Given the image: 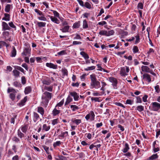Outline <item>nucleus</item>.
<instances>
[{
	"label": "nucleus",
	"mask_w": 160,
	"mask_h": 160,
	"mask_svg": "<svg viewBox=\"0 0 160 160\" xmlns=\"http://www.w3.org/2000/svg\"><path fill=\"white\" fill-rule=\"evenodd\" d=\"M61 143V142L60 141H58L55 142H54L53 144V146L54 147H55L57 146H59Z\"/></svg>",
	"instance_id": "09e8293b"
},
{
	"label": "nucleus",
	"mask_w": 160,
	"mask_h": 160,
	"mask_svg": "<svg viewBox=\"0 0 160 160\" xmlns=\"http://www.w3.org/2000/svg\"><path fill=\"white\" fill-rule=\"evenodd\" d=\"M68 135V132L67 131H65L64 132H62L60 135L62 137H65L67 136Z\"/></svg>",
	"instance_id": "603ef678"
},
{
	"label": "nucleus",
	"mask_w": 160,
	"mask_h": 160,
	"mask_svg": "<svg viewBox=\"0 0 160 160\" xmlns=\"http://www.w3.org/2000/svg\"><path fill=\"white\" fill-rule=\"evenodd\" d=\"M52 82L51 80L50 79H48V78L43 80L42 81V83L46 85H49Z\"/></svg>",
	"instance_id": "6ab92c4d"
},
{
	"label": "nucleus",
	"mask_w": 160,
	"mask_h": 160,
	"mask_svg": "<svg viewBox=\"0 0 160 160\" xmlns=\"http://www.w3.org/2000/svg\"><path fill=\"white\" fill-rule=\"evenodd\" d=\"M44 96H45L46 98L51 99L52 98V93L48 92H45L42 97V99H43Z\"/></svg>",
	"instance_id": "f8f14e48"
},
{
	"label": "nucleus",
	"mask_w": 160,
	"mask_h": 160,
	"mask_svg": "<svg viewBox=\"0 0 160 160\" xmlns=\"http://www.w3.org/2000/svg\"><path fill=\"white\" fill-rule=\"evenodd\" d=\"M91 79L90 85L93 88L96 89L99 88L101 87L100 82L97 80L96 75L95 74H92L90 76Z\"/></svg>",
	"instance_id": "f257e3e1"
},
{
	"label": "nucleus",
	"mask_w": 160,
	"mask_h": 160,
	"mask_svg": "<svg viewBox=\"0 0 160 160\" xmlns=\"http://www.w3.org/2000/svg\"><path fill=\"white\" fill-rule=\"evenodd\" d=\"M17 134L18 137L21 138L24 137V134L21 132L20 129H19L18 130Z\"/></svg>",
	"instance_id": "4be33fe9"
},
{
	"label": "nucleus",
	"mask_w": 160,
	"mask_h": 160,
	"mask_svg": "<svg viewBox=\"0 0 160 160\" xmlns=\"http://www.w3.org/2000/svg\"><path fill=\"white\" fill-rule=\"evenodd\" d=\"M114 104L117 105V106H120V107H123V108H125L124 106V105L122 104L121 103H120V102H115L114 103Z\"/></svg>",
	"instance_id": "680f3d73"
},
{
	"label": "nucleus",
	"mask_w": 160,
	"mask_h": 160,
	"mask_svg": "<svg viewBox=\"0 0 160 160\" xmlns=\"http://www.w3.org/2000/svg\"><path fill=\"white\" fill-rule=\"evenodd\" d=\"M109 81L112 83V85L114 87L117 86L118 81L115 78L113 77H110L109 78Z\"/></svg>",
	"instance_id": "423d86ee"
},
{
	"label": "nucleus",
	"mask_w": 160,
	"mask_h": 160,
	"mask_svg": "<svg viewBox=\"0 0 160 160\" xmlns=\"http://www.w3.org/2000/svg\"><path fill=\"white\" fill-rule=\"evenodd\" d=\"M91 5L88 2H85V4H84V6L86 8L90 9L91 8Z\"/></svg>",
	"instance_id": "37998d69"
},
{
	"label": "nucleus",
	"mask_w": 160,
	"mask_h": 160,
	"mask_svg": "<svg viewBox=\"0 0 160 160\" xmlns=\"http://www.w3.org/2000/svg\"><path fill=\"white\" fill-rule=\"evenodd\" d=\"M114 33V31L113 30L107 31L105 30H101L99 32V34L102 36H105L109 37L112 35Z\"/></svg>",
	"instance_id": "f03ea898"
},
{
	"label": "nucleus",
	"mask_w": 160,
	"mask_h": 160,
	"mask_svg": "<svg viewBox=\"0 0 160 160\" xmlns=\"http://www.w3.org/2000/svg\"><path fill=\"white\" fill-rule=\"evenodd\" d=\"M81 39V38L80 35L78 34H76L75 37L73 38L74 39Z\"/></svg>",
	"instance_id": "774afa93"
},
{
	"label": "nucleus",
	"mask_w": 160,
	"mask_h": 160,
	"mask_svg": "<svg viewBox=\"0 0 160 160\" xmlns=\"http://www.w3.org/2000/svg\"><path fill=\"white\" fill-rule=\"evenodd\" d=\"M37 24L38 27H44L46 26V23L45 22H38Z\"/></svg>",
	"instance_id": "393cba45"
},
{
	"label": "nucleus",
	"mask_w": 160,
	"mask_h": 160,
	"mask_svg": "<svg viewBox=\"0 0 160 160\" xmlns=\"http://www.w3.org/2000/svg\"><path fill=\"white\" fill-rule=\"evenodd\" d=\"M52 11L53 13L55 16H56L57 17H59V14L55 10H52Z\"/></svg>",
	"instance_id": "4d7b16f0"
},
{
	"label": "nucleus",
	"mask_w": 160,
	"mask_h": 160,
	"mask_svg": "<svg viewBox=\"0 0 160 160\" xmlns=\"http://www.w3.org/2000/svg\"><path fill=\"white\" fill-rule=\"evenodd\" d=\"M71 108L73 111H76L79 109L78 107L76 105H71Z\"/></svg>",
	"instance_id": "2f4dec72"
},
{
	"label": "nucleus",
	"mask_w": 160,
	"mask_h": 160,
	"mask_svg": "<svg viewBox=\"0 0 160 160\" xmlns=\"http://www.w3.org/2000/svg\"><path fill=\"white\" fill-rule=\"evenodd\" d=\"M31 91V88L30 87H27L25 90V94H28L30 93Z\"/></svg>",
	"instance_id": "72a5a7b5"
},
{
	"label": "nucleus",
	"mask_w": 160,
	"mask_h": 160,
	"mask_svg": "<svg viewBox=\"0 0 160 160\" xmlns=\"http://www.w3.org/2000/svg\"><path fill=\"white\" fill-rule=\"evenodd\" d=\"M143 78L145 80L149 82H150L151 81V79L150 77V76L148 74L145 73L143 75Z\"/></svg>",
	"instance_id": "1a4fd4ad"
},
{
	"label": "nucleus",
	"mask_w": 160,
	"mask_h": 160,
	"mask_svg": "<svg viewBox=\"0 0 160 160\" xmlns=\"http://www.w3.org/2000/svg\"><path fill=\"white\" fill-rule=\"evenodd\" d=\"M64 102V99L62 100V101L60 102H59L58 103L57 105L56 106V108H58V109H59V107H61L62 105L63 104Z\"/></svg>",
	"instance_id": "c85d7f7f"
},
{
	"label": "nucleus",
	"mask_w": 160,
	"mask_h": 160,
	"mask_svg": "<svg viewBox=\"0 0 160 160\" xmlns=\"http://www.w3.org/2000/svg\"><path fill=\"white\" fill-rule=\"evenodd\" d=\"M16 54V50L15 48L13 47V48L11 52V56L12 57H14L15 56Z\"/></svg>",
	"instance_id": "c9c22d12"
},
{
	"label": "nucleus",
	"mask_w": 160,
	"mask_h": 160,
	"mask_svg": "<svg viewBox=\"0 0 160 160\" xmlns=\"http://www.w3.org/2000/svg\"><path fill=\"white\" fill-rule=\"evenodd\" d=\"M138 9H142L143 8V4L142 2H139L137 6Z\"/></svg>",
	"instance_id": "3c124183"
},
{
	"label": "nucleus",
	"mask_w": 160,
	"mask_h": 160,
	"mask_svg": "<svg viewBox=\"0 0 160 160\" xmlns=\"http://www.w3.org/2000/svg\"><path fill=\"white\" fill-rule=\"evenodd\" d=\"M0 43H1V45H2V46H5L6 47H7L8 46V45L7 43L4 41H0Z\"/></svg>",
	"instance_id": "052dcab7"
},
{
	"label": "nucleus",
	"mask_w": 160,
	"mask_h": 160,
	"mask_svg": "<svg viewBox=\"0 0 160 160\" xmlns=\"http://www.w3.org/2000/svg\"><path fill=\"white\" fill-rule=\"evenodd\" d=\"M34 11L37 13L38 15L39 16V17H38V18L39 20L44 21H47V19L45 17L44 13H43L42 11L37 9H35Z\"/></svg>",
	"instance_id": "7ed1b4c3"
},
{
	"label": "nucleus",
	"mask_w": 160,
	"mask_h": 160,
	"mask_svg": "<svg viewBox=\"0 0 160 160\" xmlns=\"http://www.w3.org/2000/svg\"><path fill=\"white\" fill-rule=\"evenodd\" d=\"M73 124H75L76 125H78L81 122V119H77L75 118L72 119L71 120Z\"/></svg>",
	"instance_id": "f3484780"
},
{
	"label": "nucleus",
	"mask_w": 160,
	"mask_h": 160,
	"mask_svg": "<svg viewBox=\"0 0 160 160\" xmlns=\"http://www.w3.org/2000/svg\"><path fill=\"white\" fill-rule=\"evenodd\" d=\"M80 54L85 59H88L89 58L88 55L84 52H80Z\"/></svg>",
	"instance_id": "473e14b6"
},
{
	"label": "nucleus",
	"mask_w": 160,
	"mask_h": 160,
	"mask_svg": "<svg viewBox=\"0 0 160 160\" xmlns=\"http://www.w3.org/2000/svg\"><path fill=\"white\" fill-rule=\"evenodd\" d=\"M58 122V119H54L52 120V124L53 125H54L57 124Z\"/></svg>",
	"instance_id": "c03bdc74"
},
{
	"label": "nucleus",
	"mask_w": 160,
	"mask_h": 160,
	"mask_svg": "<svg viewBox=\"0 0 160 160\" xmlns=\"http://www.w3.org/2000/svg\"><path fill=\"white\" fill-rule=\"evenodd\" d=\"M8 24L10 27L11 28H15L16 30V27L15 26L13 22H11L8 23Z\"/></svg>",
	"instance_id": "a18cd8bd"
},
{
	"label": "nucleus",
	"mask_w": 160,
	"mask_h": 160,
	"mask_svg": "<svg viewBox=\"0 0 160 160\" xmlns=\"http://www.w3.org/2000/svg\"><path fill=\"white\" fill-rule=\"evenodd\" d=\"M95 68V66H92L87 67V68H85L84 70L86 71H91L94 69Z\"/></svg>",
	"instance_id": "58836bf2"
},
{
	"label": "nucleus",
	"mask_w": 160,
	"mask_h": 160,
	"mask_svg": "<svg viewBox=\"0 0 160 160\" xmlns=\"http://www.w3.org/2000/svg\"><path fill=\"white\" fill-rule=\"evenodd\" d=\"M43 148H44V150L46 151V152L49 154V148L48 147H47L45 146H43Z\"/></svg>",
	"instance_id": "e2e57ef3"
},
{
	"label": "nucleus",
	"mask_w": 160,
	"mask_h": 160,
	"mask_svg": "<svg viewBox=\"0 0 160 160\" xmlns=\"http://www.w3.org/2000/svg\"><path fill=\"white\" fill-rule=\"evenodd\" d=\"M79 83L78 82L76 83L72 82V86L73 87H78L79 86Z\"/></svg>",
	"instance_id": "13d9d810"
},
{
	"label": "nucleus",
	"mask_w": 160,
	"mask_h": 160,
	"mask_svg": "<svg viewBox=\"0 0 160 160\" xmlns=\"http://www.w3.org/2000/svg\"><path fill=\"white\" fill-rule=\"evenodd\" d=\"M144 107L142 105H139L136 108V110L138 111L139 112H141L144 110Z\"/></svg>",
	"instance_id": "bb28decb"
},
{
	"label": "nucleus",
	"mask_w": 160,
	"mask_h": 160,
	"mask_svg": "<svg viewBox=\"0 0 160 160\" xmlns=\"http://www.w3.org/2000/svg\"><path fill=\"white\" fill-rule=\"evenodd\" d=\"M15 94L11 93L10 94V97L12 99V100H13L15 98Z\"/></svg>",
	"instance_id": "338daca9"
},
{
	"label": "nucleus",
	"mask_w": 160,
	"mask_h": 160,
	"mask_svg": "<svg viewBox=\"0 0 160 160\" xmlns=\"http://www.w3.org/2000/svg\"><path fill=\"white\" fill-rule=\"evenodd\" d=\"M141 69L142 72H150L151 69L148 66H142L141 67Z\"/></svg>",
	"instance_id": "9b49d317"
},
{
	"label": "nucleus",
	"mask_w": 160,
	"mask_h": 160,
	"mask_svg": "<svg viewBox=\"0 0 160 160\" xmlns=\"http://www.w3.org/2000/svg\"><path fill=\"white\" fill-rule=\"evenodd\" d=\"M14 76L15 77H18L19 76L20 72L16 70H14L12 71Z\"/></svg>",
	"instance_id": "7c9ffc66"
},
{
	"label": "nucleus",
	"mask_w": 160,
	"mask_h": 160,
	"mask_svg": "<svg viewBox=\"0 0 160 160\" xmlns=\"http://www.w3.org/2000/svg\"><path fill=\"white\" fill-rule=\"evenodd\" d=\"M46 66L50 68H53V69H56L57 68V65L51 63H47Z\"/></svg>",
	"instance_id": "9d476101"
},
{
	"label": "nucleus",
	"mask_w": 160,
	"mask_h": 160,
	"mask_svg": "<svg viewBox=\"0 0 160 160\" xmlns=\"http://www.w3.org/2000/svg\"><path fill=\"white\" fill-rule=\"evenodd\" d=\"M4 17L2 18V20H4L5 21H9L10 20V15L7 13H5L4 14Z\"/></svg>",
	"instance_id": "2eb2a0df"
},
{
	"label": "nucleus",
	"mask_w": 160,
	"mask_h": 160,
	"mask_svg": "<svg viewBox=\"0 0 160 160\" xmlns=\"http://www.w3.org/2000/svg\"><path fill=\"white\" fill-rule=\"evenodd\" d=\"M80 26V22H78L75 23L72 26L73 28H79Z\"/></svg>",
	"instance_id": "ea45409f"
},
{
	"label": "nucleus",
	"mask_w": 160,
	"mask_h": 160,
	"mask_svg": "<svg viewBox=\"0 0 160 160\" xmlns=\"http://www.w3.org/2000/svg\"><path fill=\"white\" fill-rule=\"evenodd\" d=\"M55 159L56 160H64L65 157L62 156H60L56 158Z\"/></svg>",
	"instance_id": "864d4df0"
},
{
	"label": "nucleus",
	"mask_w": 160,
	"mask_h": 160,
	"mask_svg": "<svg viewBox=\"0 0 160 160\" xmlns=\"http://www.w3.org/2000/svg\"><path fill=\"white\" fill-rule=\"evenodd\" d=\"M27 100V97H24V98L20 102L18 103L19 106L20 107L24 105Z\"/></svg>",
	"instance_id": "412c9836"
},
{
	"label": "nucleus",
	"mask_w": 160,
	"mask_h": 160,
	"mask_svg": "<svg viewBox=\"0 0 160 160\" xmlns=\"http://www.w3.org/2000/svg\"><path fill=\"white\" fill-rule=\"evenodd\" d=\"M30 50L28 47L25 48L23 52L22 53V55L23 56L29 57L30 56Z\"/></svg>",
	"instance_id": "39448f33"
},
{
	"label": "nucleus",
	"mask_w": 160,
	"mask_h": 160,
	"mask_svg": "<svg viewBox=\"0 0 160 160\" xmlns=\"http://www.w3.org/2000/svg\"><path fill=\"white\" fill-rule=\"evenodd\" d=\"M48 17H50L52 22L57 24H59V20L55 17L50 15H48Z\"/></svg>",
	"instance_id": "4468645a"
},
{
	"label": "nucleus",
	"mask_w": 160,
	"mask_h": 160,
	"mask_svg": "<svg viewBox=\"0 0 160 160\" xmlns=\"http://www.w3.org/2000/svg\"><path fill=\"white\" fill-rule=\"evenodd\" d=\"M50 126H47L46 124H44L43 126V129L45 130L46 131H48L50 129Z\"/></svg>",
	"instance_id": "4c0bfd02"
},
{
	"label": "nucleus",
	"mask_w": 160,
	"mask_h": 160,
	"mask_svg": "<svg viewBox=\"0 0 160 160\" xmlns=\"http://www.w3.org/2000/svg\"><path fill=\"white\" fill-rule=\"evenodd\" d=\"M11 6V5L10 4H7L5 8V12H9L10 11Z\"/></svg>",
	"instance_id": "b1692460"
},
{
	"label": "nucleus",
	"mask_w": 160,
	"mask_h": 160,
	"mask_svg": "<svg viewBox=\"0 0 160 160\" xmlns=\"http://www.w3.org/2000/svg\"><path fill=\"white\" fill-rule=\"evenodd\" d=\"M99 97H92L91 100L92 101H94L95 102H100L101 100L100 99Z\"/></svg>",
	"instance_id": "e433bc0d"
},
{
	"label": "nucleus",
	"mask_w": 160,
	"mask_h": 160,
	"mask_svg": "<svg viewBox=\"0 0 160 160\" xmlns=\"http://www.w3.org/2000/svg\"><path fill=\"white\" fill-rule=\"evenodd\" d=\"M130 148L129 147L128 144L126 143L125 144L124 147L123 149L122 150V151L124 153H126L129 149Z\"/></svg>",
	"instance_id": "ddd939ff"
},
{
	"label": "nucleus",
	"mask_w": 160,
	"mask_h": 160,
	"mask_svg": "<svg viewBox=\"0 0 160 160\" xmlns=\"http://www.w3.org/2000/svg\"><path fill=\"white\" fill-rule=\"evenodd\" d=\"M120 74L122 76H125L127 75V74L126 72V69L124 67L121 68Z\"/></svg>",
	"instance_id": "dca6fc26"
},
{
	"label": "nucleus",
	"mask_w": 160,
	"mask_h": 160,
	"mask_svg": "<svg viewBox=\"0 0 160 160\" xmlns=\"http://www.w3.org/2000/svg\"><path fill=\"white\" fill-rule=\"evenodd\" d=\"M133 52L134 53H136L139 52V49L138 47L136 46H134L132 48Z\"/></svg>",
	"instance_id": "cd10ccee"
},
{
	"label": "nucleus",
	"mask_w": 160,
	"mask_h": 160,
	"mask_svg": "<svg viewBox=\"0 0 160 160\" xmlns=\"http://www.w3.org/2000/svg\"><path fill=\"white\" fill-rule=\"evenodd\" d=\"M2 30L3 31L10 30V28L5 22H2Z\"/></svg>",
	"instance_id": "6e6552de"
},
{
	"label": "nucleus",
	"mask_w": 160,
	"mask_h": 160,
	"mask_svg": "<svg viewBox=\"0 0 160 160\" xmlns=\"http://www.w3.org/2000/svg\"><path fill=\"white\" fill-rule=\"evenodd\" d=\"M71 96L73 97L75 101H78L79 99V94L76 92H71Z\"/></svg>",
	"instance_id": "0eeeda50"
},
{
	"label": "nucleus",
	"mask_w": 160,
	"mask_h": 160,
	"mask_svg": "<svg viewBox=\"0 0 160 160\" xmlns=\"http://www.w3.org/2000/svg\"><path fill=\"white\" fill-rule=\"evenodd\" d=\"M66 54V51L64 50H62L58 53V54L59 55H62Z\"/></svg>",
	"instance_id": "5fc2aeb1"
},
{
	"label": "nucleus",
	"mask_w": 160,
	"mask_h": 160,
	"mask_svg": "<svg viewBox=\"0 0 160 160\" xmlns=\"http://www.w3.org/2000/svg\"><path fill=\"white\" fill-rule=\"evenodd\" d=\"M88 25L87 21L86 20H84L83 23V28L86 29L88 28Z\"/></svg>",
	"instance_id": "a19ab883"
},
{
	"label": "nucleus",
	"mask_w": 160,
	"mask_h": 160,
	"mask_svg": "<svg viewBox=\"0 0 160 160\" xmlns=\"http://www.w3.org/2000/svg\"><path fill=\"white\" fill-rule=\"evenodd\" d=\"M38 112L40 113L42 116L44 114V110L43 108L41 107L38 108Z\"/></svg>",
	"instance_id": "5701e85b"
},
{
	"label": "nucleus",
	"mask_w": 160,
	"mask_h": 160,
	"mask_svg": "<svg viewBox=\"0 0 160 160\" xmlns=\"http://www.w3.org/2000/svg\"><path fill=\"white\" fill-rule=\"evenodd\" d=\"M158 154H153L149 158L148 160H153L155 159H157L158 158Z\"/></svg>",
	"instance_id": "c756f323"
},
{
	"label": "nucleus",
	"mask_w": 160,
	"mask_h": 160,
	"mask_svg": "<svg viewBox=\"0 0 160 160\" xmlns=\"http://www.w3.org/2000/svg\"><path fill=\"white\" fill-rule=\"evenodd\" d=\"M39 118V116L38 114L36 112H34V121L36 122L38 120Z\"/></svg>",
	"instance_id": "a878e982"
},
{
	"label": "nucleus",
	"mask_w": 160,
	"mask_h": 160,
	"mask_svg": "<svg viewBox=\"0 0 160 160\" xmlns=\"http://www.w3.org/2000/svg\"><path fill=\"white\" fill-rule=\"evenodd\" d=\"M17 116L15 115L13 117H12L11 118V120L10 121V122L11 123H12L13 124H14V122H15V118H16Z\"/></svg>",
	"instance_id": "bf43d9fd"
},
{
	"label": "nucleus",
	"mask_w": 160,
	"mask_h": 160,
	"mask_svg": "<svg viewBox=\"0 0 160 160\" xmlns=\"http://www.w3.org/2000/svg\"><path fill=\"white\" fill-rule=\"evenodd\" d=\"M61 112L60 110H58L56 108H55L53 110L52 114L54 116H56L59 114Z\"/></svg>",
	"instance_id": "aec40b11"
},
{
	"label": "nucleus",
	"mask_w": 160,
	"mask_h": 160,
	"mask_svg": "<svg viewBox=\"0 0 160 160\" xmlns=\"http://www.w3.org/2000/svg\"><path fill=\"white\" fill-rule=\"evenodd\" d=\"M136 40L135 42V44H137L140 42V38L139 36L138 35H137L135 36Z\"/></svg>",
	"instance_id": "de8ad7c7"
},
{
	"label": "nucleus",
	"mask_w": 160,
	"mask_h": 160,
	"mask_svg": "<svg viewBox=\"0 0 160 160\" xmlns=\"http://www.w3.org/2000/svg\"><path fill=\"white\" fill-rule=\"evenodd\" d=\"M45 89L48 91L51 92L52 91V87H45Z\"/></svg>",
	"instance_id": "6e6d98bb"
},
{
	"label": "nucleus",
	"mask_w": 160,
	"mask_h": 160,
	"mask_svg": "<svg viewBox=\"0 0 160 160\" xmlns=\"http://www.w3.org/2000/svg\"><path fill=\"white\" fill-rule=\"evenodd\" d=\"M155 92L157 93H159L160 92V89L159 85H157L155 87Z\"/></svg>",
	"instance_id": "8fccbe9b"
},
{
	"label": "nucleus",
	"mask_w": 160,
	"mask_h": 160,
	"mask_svg": "<svg viewBox=\"0 0 160 160\" xmlns=\"http://www.w3.org/2000/svg\"><path fill=\"white\" fill-rule=\"evenodd\" d=\"M136 98H137V101L136 102V103H142L141 99L139 97H136Z\"/></svg>",
	"instance_id": "0e129e2a"
},
{
	"label": "nucleus",
	"mask_w": 160,
	"mask_h": 160,
	"mask_svg": "<svg viewBox=\"0 0 160 160\" xmlns=\"http://www.w3.org/2000/svg\"><path fill=\"white\" fill-rule=\"evenodd\" d=\"M15 68L16 69L24 73V70L23 69V68H22L21 67L18 66H15Z\"/></svg>",
	"instance_id": "49530a36"
},
{
	"label": "nucleus",
	"mask_w": 160,
	"mask_h": 160,
	"mask_svg": "<svg viewBox=\"0 0 160 160\" xmlns=\"http://www.w3.org/2000/svg\"><path fill=\"white\" fill-rule=\"evenodd\" d=\"M7 92L8 93L11 92H16L15 90L12 88H8V89Z\"/></svg>",
	"instance_id": "69168bd1"
},
{
	"label": "nucleus",
	"mask_w": 160,
	"mask_h": 160,
	"mask_svg": "<svg viewBox=\"0 0 160 160\" xmlns=\"http://www.w3.org/2000/svg\"><path fill=\"white\" fill-rule=\"evenodd\" d=\"M70 102V97L69 95H68V97L67 98L66 101L65 103V106L66 107H67L68 105L69 104Z\"/></svg>",
	"instance_id": "79ce46f5"
},
{
	"label": "nucleus",
	"mask_w": 160,
	"mask_h": 160,
	"mask_svg": "<svg viewBox=\"0 0 160 160\" xmlns=\"http://www.w3.org/2000/svg\"><path fill=\"white\" fill-rule=\"evenodd\" d=\"M152 110L155 111H160V103L157 102H154L152 103Z\"/></svg>",
	"instance_id": "20e7f679"
},
{
	"label": "nucleus",
	"mask_w": 160,
	"mask_h": 160,
	"mask_svg": "<svg viewBox=\"0 0 160 160\" xmlns=\"http://www.w3.org/2000/svg\"><path fill=\"white\" fill-rule=\"evenodd\" d=\"M69 28V26H66L62 29H61L60 30L63 32H66L68 31Z\"/></svg>",
	"instance_id": "f704fd0d"
},
{
	"label": "nucleus",
	"mask_w": 160,
	"mask_h": 160,
	"mask_svg": "<svg viewBox=\"0 0 160 160\" xmlns=\"http://www.w3.org/2000/svg\"><path fill=\"white\" fill-rule=\"evenodd\" d=\"M22 132L26 133L28 130V126L26 125L22 126L19 128Z\"/></svg>",
	"instance_id": "a211bd4d"
}]
</instances>
